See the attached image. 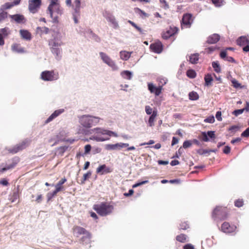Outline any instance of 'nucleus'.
I'll return each mask as SVG.
<instances>
[{"mask_svg": "<svg viewBox=\"0 0 249 249\" xmlns=\"http://www.w3.org/2000/svg\"><path fill=\"white\" fill-rule=\"evenodd\" d=\"M113 209V206L108 202H104L93 206V209L97 213L102 216L110 214Z\"/></svg>", "mask_w": 249, "mask_h": 249, "instance_id": "f257e3e1", "label": "nucleus"}, {"mask_svg": "<svg viewBox=\"0 0 249 249\" xmlns=\"http://www.w3.org/2000/svg\"><path fill=\"white\" fill-rule=\"evenodd\" d=\"M229 215V211L227 207L217 206L212 213V218L215 220L219 219L220 220L226 219Z\"/></svg>", "mask_w": 249, "mask_h": 249, "instance_id": "f03ea898", "label": "nucleus"}, {"mask_svg": "<svg viewBox=\"0 0 249 249\" xmlns=\"http://www.w3.org/2000/svg\"><path fill=\"white\" fill-rule=\"evenodd\" d=\"M58 0H51V3L48 7L51 17L56 21L57 20V16L53 17L54 13H56L58 15H61L63 13V9L60 4L57 2Z\"/></svg>", "mask_w": 249, "mask_h": 249, "instance_id": "7ed1b4c3", "label": "nucleus"}, {"mask_svg": "<svg viewBox=\"0 0 249 249\" xmlns=\"http://www.w3.org/2000/svg\"><path fill=\"white\" fill-rule=\"evenodd\" d=\"M98 117L84 115L80 118V123L85 127L89 128L99 122Z\"/></svg>", "mask_w": 249, "mask_h": 249, "instance_id": "20e7f679", "label": "nucleus"}, {"mask_svg": "<svg viewBox=\"0 0 249 249\" xmlns=\"http://www.w3.org/2000/svg\"><path fill=\"white\" fill-rule=\"evenodd\" d=\"M30 141L25 139L12 148H6L8 153L15 154L26 148L30 144Z\"/></svg>", "mask_w": 249, "mask_h": 249, "instance_id": "39448f33", "label": "nucleus"}, {"mask_svg": "<svg viewBox=\"0 0 249 249\" xmlns=\"http://www.w3.org/2000/svg\"><path fill=\"white\" fill-rule=\"evenodd\" d=\"M41 79L46 81H52L58 78V74L55 73L53 71H45L41 72Z\"/></svg>", "mask_w": 249, "mask_h": 249, "instance_id": "423d86ee", "label": "nucleus"}, {"mask_svg": "<svg viewBox=\"0 0 249 249\" xmlns=\"http://www.w3.org/2000/svg\"><path fill=\"white\" fill-rule=\"evenodd\" d=\"M41 0H29L28 9L29 11L35 14L37 12L41 5Z\"/></svg>", "mask_w": 249, "mask_h": 249, "instance_id": "0eeeda50", "label": "nucleus"}, {"mask_svg": "<svg viewBox=\"0 0 249 249\" xmlns=\"http://www.w3.org/2000/svg\"><path fill=\"white\" fill-rule=\"evenodd\" d=\"M178 31V28L175 26H170L166 28L165 30L162 32V37L164 39H167L177 34Z\"/></svg>", "mask_w": 249, "mask_h": 249, "instance_id": "6e6552de", "label": "nucleus"}, {"mask_svg": "<svg viewBox=\"0 0 249 249\" xmlns=\"http://www.w3.org/2000/svg\"><path fill=\"white\" fill-rule=\"evenodd\" d=\"M99 54L101 59L105 63L111 67L113 70H118V67L115 62L107 54L103 52H100Z\"/></svg>", "mask_w": 249, "mask_h": 249, "instance_id": "1a4fd4ad", "label": "nucleus"}, {"mask_svg": "<svg viewBox=\"0 0 249 249\" xmlns=\"http://www.w3.org/2000/svg\"><path fill=\"white\" fill-rule=\"evenodd\" d=\"M236 230V226L231 225L229 222H224L221 226V230L224 233H231L234 232Z\"/></svg>", "mask_w": 249, "mask_h": 249, "instance_id": "9d476101", "label": "nucleus"}, {"mask_svg": "<svg viewBox=\"0 0 249 249\" xmlns=\"http://www.w3.org/2000/svg\"><path fill=\"white\" fill-rule=\"evenodd\" d=\"M193 22L192 15L190 14H185L183 15L181 20V28H190Z\"/></svg>", "mask_w": 249, "mask_h": 249, "instance_id": "9b49d317", "label": "nucleus"}, {"mask_svg": "<svg viewBox=\"0 0 249 249\" xmlns=\"http://www.w3.org/2000/svg\"><path fill=\"white\" fill-rule=\"evenodd\" d=\"M148 89L151 93L154 94L155 96H159L161 93L162 90V86H155L153 83H149L148 84Z\"/></svg>", "mask_w": 249, "mask_h": 249, "instance_id": "f8f14e48", "label": "nucleus"}, {"mask_svg": "<svg viewBox=\"0 0 249 249\" xmlns=\"http://www.w3.org/2000/svg\"><path fill=\"white\" fill-rule=\"evenodd\" d=\"M72 232L73 235L77 237L84 234H88V231L85 228L77 225H75L73 227Z\"/></svg>", "mask_w": 249, "mask_h": 249, "instance_id": "ddd939ff", "label": "nucleus"}, {"mask_svg": "<svg viewBox=\"0 0 249 249\" xmlns=\"http://www.w3.org/2000/svg\"><path fill=\"white\" fill-rule=\"evenodd\" d=\"M11 34V31L8 27L0 29V46H3L5 41L4 38L7 37Z\"/></svg>", "mask_w": 249, "mask_h": 249, "instance_id": "4468645a", "label": "nucleus"}, {"mask_svg": "<svg viewBox=\"0 0 249 249\" xmlns=\"http://www.w3.org/2000/svg\"><path fill=\"white\" fill-rule=\"evenodd\" d=\"M151 50L157 53H160L163 50V45L161 42L158 41L152 43L150 46Z\"/></svg>", "mask_w": 249, "mask_h": 249, "instance_id": "2eb2a0df", "label": "nucleus"}, {"mask_svg": "<svg viewBox=\"0 0 249 249\" xmlns=\"http://www.w3.org/2000/svg\"><path fill=\"white\" fill-rule=\"evenodd\" d=\"M9 18H11V21H15L17 23H24L26 22V19L23 15L15 14L13 15H9Z\"/></svg>", "mask_w": 249, "mask_h": 249, "instance_id": "dca6fc26", "label": "nucleus"}, {"mask_svg": "<svg viewBox=\"0 0 249 249\" xmlns=\"http://www.w3.org/2000/svg\"><path fill=\"white\" fill-rule=\"evenodd\" d=\"M96 173L101 175L109 173L112 172V169L107 167L106 164H102L96 169Z\"/></svg>", "mask_w": 249, "mask_h": 249, "instance_id": "f3484780", "label": "nucleus"}, {"mask_svg": "<svg viewBox=\"0 0 249 249\" xmlns=\"http://www.w3.org/2000/svg\"><path fill=\"white\" fill-rule=\"evenodd\" d=\"M64 109L61 108L57 110H55L49 117V118L45 121V124H47L51 121H52L55 118L59 116L60 114L63 113L64 112Z\"/></svg>", "mask_w": 249, "mask_h": 249, "instance_id": "a211bd4d", "label": "nucleus"}, {"mask_svg": "<svg viewBox=\"0 0 249 249\" xmlns=\"http://www.w3.org/2000/svg\"><path fill=\"white\" fill-rule=\"evenodd\" d=\"M220 36L217 34H213L207 37L206 43L212 44L216 43L220 39Z\"/></svg>", "mask_w": 249, "mask_h": 249, "instance_id": "6ab92c4d", "label": "nucleus"}, {"mask_svg": "<svg viewBox=\"0 0 249 249\" xmlns=\"http://www.w3.org/2000/svg\"><path fill=\"white\" fill-rule=\"evenodd\" d=\"M19 160L18 158H15L12 160V162L11 164L7 165L6 167L2 168L1 170V172H3L6 170L13 168L19 162Z\"/></svg>", "mask_w": 249, "mask_h": 249, "instance_id": "aec40b11", "label": "nucleus"}, {"mask_svg": "<svg viewBox=\"0 0 249 249\" xmlns=\"http://www.w3.org/2000/svg\"><path fill=\"white\" fill-rule=\"evenodd\" d=\"M158 116V111L156 109H154L153 113L149 117L148 119V125L150 127H153L154 126L155 121L156 120V118Z\"/></svg>", "mask_w": 249, "mask_h": 249, "instance_id": "412c9836", "label": "nucleus"}, {"mask_svg": "<svg viewBox=\"0 0 249 249\" xmlns=\"http://www.w3.org/2000/svg\"><path fill=\"white\" fill-rule=\"evenodd\" d=\"M19 33L22 38L24 39L30 40L32 39L31 34L26 30H20Z\"/></svg>", "mask_w": 249, "mask_h": 249, "instance_id": "4be33fe9", "label": "nucleus"}, {"mask_svg": "<svg viewBox=\"0 0 249 249\" xmlns=\"http://www.w3.org/2000/svg\"><path fill=\"white\" fill-rule=\"evenodd\" d=\"M237 44L239 46H245L249 44V40L246 36H241L237 40Z\"/></svg>", "mask_w": 249, "mask_h": 249, "instance_id": "5701e85b", "label": "nucleus"}, {"mask_svg": "<svg viewBox=\"0 0 249 249\" xmlns=\"http://www.w3.org/2000/svg\"><path fill=\"white\" fill-rule=\"evenodd\" d=\"M91 238V234L88 231V234H84L83 236L81 238L80 241L82 244H88L90 242Z\"/></svg>", "mask_w": 249, "mask_h": 249, "instance_id": "b1692460", "label": "nucleus"}, {"mask_svg": "<svg viewBox=\"0 0 249 249\" xmlns=\"http://www.w3.org/2000/svg\"><path fill=\"white\" fill-rule=\"evenodd\" d=\"M106 149L108 150H120L121 149V143L107 144Z\"/></svg>", "mask_w": 249, "mask_h": 249, "instance_id": "393cba45", "label": "nucleus"}, {"mask_svg": "<svg viewBox=\"0 0 249 249\" xmlns=\"http://www.w3.org/2000/svg\"><path fill=\"white\" fill-rule=\"evenodd\" d=\"M67 181V179L65 178H62L61 180H60L55 185V188L58 189V190L60 192L64 190V187L63 186V184H64Z\"/></svg>", "mask_w": 249, "mask_h": 249, "instance_id": "a878e982", "label": "nucleus"}, {"mask_svg": "<svg viewBox=\"0 0 249 249\" xmlns=\"http://www.w3.org/2000/svg\"><path fill=\"white\" fill-rule=\"evenodd\" d=\"M74 12L76 13H80L81 1L80 0H75L74 4L72 5Z\"/></svg>", "mask_w": 249, "mask_h": 249, "instance_id": "bb28decb", "label": "nucleus"}, {"mask_svg": "<svg viewBox=\"0 0 249 249\" xmlns=\"http://www.w3.org/2000/svg\"><path fill=\"white\" fill-rule=\"evenodd\" d=\"M106 18L108 22H110L113 25L114 28H117L118 27V24L113 16L112 15H109Z\"/></svg>", "mask_w": 249, "mask_h": 249, "instance_id": "cd10ccee", "label": "nucleus"}, {"mask_svg": "<svg viewBox=\"0 0 249 249\" xmlns=\"http://www.w3.org/2000/svg\"><path fill=\"white\" fill-rule=\"evenodd\" d=\"M131 53L127 51H121L120 53V57L124 60H127L131 56Z\"/></svg>", "mask_w": 249, "mask_h": 249, "instance_id": "c85d7f7f", "label": "nucleus"}, {"mask_svg": "<svg viewBox=\"0 0 249 249\" xmlns=\"http://www.w3.org/2000/svg\"><path fill=\"white\" fill-rule=\"evenodd\" d=\"M97 130H98V132L99 133H101V134H103V135H107L109 136H115V137H117V134L113 132V131H109V130H101L100 129V128H96V129Z\"/></svg>", "mask_w": 249, "mask_h": 249, "instance_id": "c756f323", "label": "nucleus"}, {"mask_svg": "<svg viewBox=\"0 0 249 249\" xmlns=\"http://www.w3.org/2000/svg\"><path fill=\"white\" fill-rule=\"evenodd\" d=\"M12 49L13 51L18 53H23L24 52V48L21 47L19 44L17 43L13 44L12 45Z\"/></svg>", "mask_w": 249, "mask_h": 249, "instance_id": "7c9ffc66", "label": "nucleus"}, {"mask_svg": "<svg viewBox=\"0 0 249 249\" xmlns=\"http://www.w3.org/2000/svg\"><path fill=\"white\" fill-rule=\"evenodd\" d=\"M121 76L124 79L130 80L132 77V73L129 71H123L121 73Z\"/></svg>", "mask_w": 249, "mask_h": 249, "instance_id": "2f4dec72", "label": "nucleus"}, {"mask_svg": "<svg viewBox=\"0 0 249 249\" xmlns=\"http://www.w3.org/2000/svg\"><path fill=\"white\" fill-rule=\"evenodd\" d=\"M188 96H189V99L190 100H192V101H195V100H198L199 99V97L198 94L196 92L194 91H192L189 92Z\"/></svg>", "mask_w": 249, "mask_h": 249, "instance_id": "473e14b6", "label": "nucleus"}, {"mask_svg": "<svg viewBox=\"0 0 249 249\" xmlns=\"http://www.w3.org/2000/svg\"><path fill=\"white\" fill-rule=\"evenodd\" d=\"M199 59V55L198 53H195L191 55L189 57V61L192 64L197 63Z\"/></svg>", "mask_w": 249, "mask_h": 249, "instance_id": "72a5a7b5", "label": "nucleus"}, {"mask_svg": "<svg viewBox=\"0 0 249 249\" xmlns=\"http://www.w3.org/2000/svg\"><path fill=\"white\" fill-rule=\"evenodd\" d=\"M176 238L178 242L184 243L187 241V236L184 234H180L177 235Z\"/></svg>", "mask_w": 249, "mask_h": 249, "instance_id": "f704fd0d", "label": "nucleus"}, {"mask_svg": "<svg viewBox=\"0 0 249 249\" xmlns=\"http://www.w3.org/2000/svg\"><path fill=\"white\" fill-rule=\"evenodd\" d=\"M49 45L51 47V48H53V47L57 48L61 45V43L57 42L55 39H51L49 42Z\"/></svg>", "mask_w": 249, "mask_h": 249, "instance_id": "c9c22d12", "label": "nucleus"}, {"mask_svg": "<svg viewBox=\"0 0 249 249\" xmlns=\"http://www.w3.org/2000/svg\"><path fill=\"white\" fill-rule=\"evenodd\" d=\"M91 172L90 171H88L87 173L84 174L83 178L81 180V184H85L86 181L88 180L91 176Z\"/></svg>", "mask_w": 249, "mask_h": 249, "instance_id": "e433bc0d", "label": "nucleus"}, {"mask_svg": "<svg viewBox=\"0 0 249 249\" xmlns=\"http://www.w3.org/2000/svg\"><path fill=\"white\" fill-rule=\"evenodd\" d=\"M14 6V4L12 2H6L1 6V10L2 11L4 10L9 9L11 8Z\"/></svg>", "mask_w": 249, "mask_h": 249, "instance_id": "4c0bfd02", "label": "nucleus"}, {"mask_svg": "<svg viewBox=\"0 0 249 249\" xmlns=\"http://www.w3.org/2000/svg\"><path fill=\"white\" fill-rule=\"evenodd\" d=\"M204 79L205 84L206 86H209V85H210L212 81H213V80L212 75L210 74H207V75H206Z\"/></svg>", "mask_w": 249, "mask_h": 249, "instance_id": "58836bf2", "label": "nucleus"}, {"mask_svg": "<svg viewBox=\"0 0 249 249\" xmlns=\"http://www.w3.org/2000/svg\"><path fill=\"white\" fill-rule=\"evenodd\" d=\"M219 49V47L216 46H211L205 49V53H211L214 51L217 50Z\"/></svg>", "mask_w": 249, "mask_h": 249, "instance_id": "ea45409f", "label": "nucleus"}, {"mask_svg": "<svg viewBox=\"0 0 249 249\" xmlns=\"http://www.w3.org/2000/svg\"><path fill=\"white\" fill-rule=\"evenodd\" d=\"M212 66L215 72L219 73L221 71V68L218 62H213L212 63Z\"/></svg>", "mask_w": 249, "mask_h": 249, "instance_id": "a19ab883", "label": "nucleus"}, {"mask_svg": "<svg viewBox=\"0 0 249 249\" xmlns=\"http://www.w3.org/2000/svg\"><path fill=\"white\" fill-rule=\"evenodd\" d=\"M135 10L136 12H138L141 17H148L149 15L145 13L144 11L141 10V9L139 8H135Z\"/></svg>", "mask_w": 249, "mask_h": 249, "instance_id": "79ce46f5", "label": "nucleus"}, {"mask_svg": "<svg viewBox=\"0 0 249 249\" xmlns=\"http://www.w3.org/2000/svg\"><path fill=\"white\" fill-rule=\"evenodd\" d=\"M186 74L188 77L191 78H194L196 76V73L193 70H189L187 71Z\"/></svg>", "mask_w": 249, "mask_h": 249, "instance_id": "37998d69", "label": "nucleus"}, {"mask_svg": "<svg viewBox=\"0 0 249 249\" xmlns=\"http://www.w3.org/2000/svg\"><path fill=\"white\" fill-rule=\"evenodd\" d=\"M90 140H95L97 142H103L106 140H108V138H104L103 137H98L97 136H93L92 137L90 138Z\"/></svg>", "mask_w": 249, "mask_h": 249, "instance_id": "c03bdc74", "label": "nucleus"}, {"mask_svg": "<svg viewBox=\"0 0 249 249\" xmlns=\"http://www.w3.org/2000/svg\"><path fill=\"white\" fill-rule=\"evenodd\" d=\"M51 52L55 54L56 56H58L60 53L61 50L59 47L51 48Z\"/></svg>", "mask_w": 249, "mask_h": 249, "instance_id": "a18cd8bd", "label": "nucleus"}, {"mask_svg": "<svg viewBox=\"0 0 249 249\" xmlns=\"http://www.w3.org/2000/svg\"><path fill=\"white\" fill-rule=\"evenodd\" d=\"M38 31H40L41 33L48 34L49 32V29L47 27H38L37 28Z\"/></svg>", "mask_w": 249, "mask_h": 249, "instance_id": "49530a36", "label": "nucleus"}, {"mask_svg": "<svg viewBox=\"0 0 249 249\" xmlns=\"http://www.w3.org/2000/svg\"><path fill=\"white\" fill-rule=\"evenodd\" d=\"M244 204V201L242 199H238L234 201V205L237 207H241Z\"/></svg>", "mask_w": 249, "mask_h": 249, "instance_id": "de8ad7c7", "label": "nucleus"}, {"mask_svg": "<svg viewBox=\"0 0 249 249\" xmlns=\"http://www.w3.org/2000/svg\"><path fill=\"white\" fill-rule=\"evenodd\" d=\"M128 22L129 24H130L133 27H134L140 33H142V29L140 27L138 26L135 23H134V22H133V21H132L131 20H128Z\"/></svg>", "mask_w": 249, "mask_h": 249, "instance_id": "09e8293b", "label": "nucleus"}, {"mask_svg": "<svg viewBox=\"0 0 249 249\" xmlns=\"http://www.w3.org/2000/svg\"><path fill=\"white\" fill-rule=\"evenodd\" d=\"M128 22L129 24H130L133 27H134L140 33H142V29L140 27L138 26L135 23H134V22H133V21H132L131 20H128Z\"/></svg>", "mask_w": 249, "mask_h": 249, "instance_id": "8fccbe9b", "label": "nucleus"}, {"mask_svg": "<svg viewBox=\"0 0 249 249\" xmlns=\"http://www.w3.org/2000/svg\"><path fill=\"white\" fill-rule=\"evenodd\" d=\"M128 22L129 24H130L133 27H134L140 33H142V29L140 27L138 26L135 23H134V22H133V21H132L131 20H128Z\"/></svg>", "mask_w": 249, "mask_h": 249, "instance_id": "3c124183", "label": "nucleus"}, {"mask_svg": "<svg viewBox=\"0 0 249 249\" xmlns=\"http://www.w3.org/2000/svg\"><path fill=\"white\" fill-rule=\"evenodd\" d=\"M179 227H180L179 229L185 230H187L189 228V225L186 222H182L180 224Z\"/></svg>", "mask_w": 249, "mask_h": 249, "instance_id": "603ef678", "label": "nucleus"}, {"mask_svg": "<svg viewBox=\"0 0 249 249\" xmlns=\"http://www.w3.org/2000/svg\"><path fill=\"white\" fill-rule=\"evenodd\" d=\"M145 110L147 115H151L154 111L153 108L149 106H146L145 107Z\"/></svg>", "mask_w": 249, "mask_h": 249, "instance_id": "864d4df0", "label": "nucleus"}, {"mask_svg": "<svg viewBox=\"0 0 249 249\" xmlns=\"http://www.w3.org/2000/svg\"><path fill=\"white\" fill-rule=\"evenodd\" d=\"M213 3L216 7H220L223 4L222 0H211Z\"/></svg>", "mask_w": 249, "mask_h": 249, "instance_id": "5fc2aeb1", "label": "nucleus"}, {"mask_svg": "<svg viewBox=\"0 0 249 249\" xmlns=\"http://www.w3.org/2000/svg\"><path fill=\"white\" fill-rule=\"evenodd\" d=\"M215 121L214 118L213 116H211L206 118L204 122L205 123H213Z\"/></svg>", "mask_w": 249, "mask_h": 249, "instance_id": "6e6d98bb", "label": "nucleus"}, {"mask_svg": "<svg viewBox=\"0 0 249 249\" xmlns=\"http://www.w3.org/2000/svg\"><path fill=\"white\" fill-rule=\"evenodd\" d=\"M8 13L3 10L0 13V22L4 20L7 17Z\"/></svg>", "mask_w": 249, "mask_h": 249, "instance_id": "4d7b16f0", "label": "nucleus"}, {"mask_svg": "<svg viewBox=\"0 0 249 249\" xmlns=\"http://www.w3.org/2000/svg\"><path fill=\"white\" fill-rule=\"evenodd\" d=\"M160 2L162 4V7L165 9L169 8V6L166 0H160Z\"/></svg>", "mask_w": 249, "mask_h": 249, "instance_id": "13d9d810", "label": "nucleus"}, {"mask_svg": "<svg viewBox=\"0 0 249 249\" xmlns=\"http://www.w3.org/2000/svg\"><path fill=\"white\" fill-rule=\"evenodd\" d=\"M72 15H73V19L74 20L75 23H76V24L78 23V18L80 16V13H78H78L74 12L73 13Z\"/></svg>", "mask_w": 249, "mask_h": 249, "instance_id": "bf43d9fd", "label": "nucleus"}, {"mask_svg": "<svg viewBox=\"0 0 249 249\" xmlns=\"http://www.w3.org/2000/svg\"><path fill=\"white\" fill-rule=\"evenodd\" d=\"M19 194H18V191H17L16 192H14L13 193L12 196V202L15 201L16 200L18 199L19 198Z\"/></svg>", "mask_w": 249, "mask_h": 249, "instance_id": "052dcab7", "label": "nucleus"}, {"mask_svg": "<svg viewBox=\"0 0 249 249\" xmlns=\"http://www.w3.org/2000/svg\"><path fill=\"white\" fill-rule=\"evenodd\" d=\"M192 142L190 141H185L183 143V147L184 148H187L192 145Z\"/></svg>", "mask_w": 249, "mask_h": 249, "instance_id": "680f3d73", "label": "nucleus"}, {"mask_svg": "<svg viewBox=\"0 0 249 249\" xmlns=\"http://www.w3.org/2000/svg\"><path fill=\"white\" fill-rule=\"evenodd\" d=\"M207 134L211 139H214L215 138V132L213 131H208Z\"/></svg>", "mask_w": 249, "mask_h": 249, "instance_id": "e2e57ef3", "label": "nucleus"}, {"mask_svg": "<svg viewBox=\"0 0 249 249\" xmlns=\"http://www.w3.org/2000/svg\"><path fill=\"white\" fill-rule=\"evenodd\" d=\"M91 146L90 144H87L85 146V154L89 153L91 150Z\"/></svg>", "mask_w": 249, "mask_h": 249, "instance_id": "0e129e2a", "label": "nucleus"}, {"mask_svg": "<svg viewBox=\"0 0 249 249\" xmlns=\"http://www.w3.org/2000/svg\"><path fill=\"white\" fill-rule=\"evenodd\" d=\"M245 110V109H237L233 111V114L235 116H238L241 114H242L244 111Z\"/></svg>", "mask_w": 249, "mask_h": 249, "instance_id": "69168bd1", "label": "nucleus"}, {"mask_svg": "<svg viewBox=\"0 0 249 249\" xmlns=\"http://www.w3.org/2000/svg\"><path fill=\"white\" fill-rule=\"evenodd\" d=\"M241 136L242 137H249V127L247 128L242 134Z\"/></svg>", "mask_w": 249, "mask_h": 249, "instance_id": "338daca9", "label": "nucleus"}, {"mask_svg": "<svg viewBox=\"0 0 249 249\" xmlns=\"http://www.w3.org/2000/svg\"><path fill=\"white\" fill-rule=\"evenodd\" d=\"M183 249H195L194 246L191 244H187L183 246Z\"/></svg>", "mask_w": 249, "mask_h": 249, "instance_id": "774afa93", "label": "nucleus"}]
</instances>
